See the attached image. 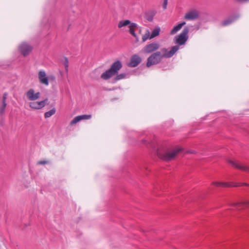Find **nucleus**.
<instances>
[{
    "mask_svg": "<svg viewBox=\"0 0 249 249\" xmlns=\"http://www.w3.org/2000/svg\"><path fill=\"white\" fill-rule=\"evenodd\" d=\"M49 163V161L48 160H40L37 162V164L38 165H42V164H46Z\"/></svg>",
    "mask_w": 249,
    "mask_h": 249,
    "instance_id": "obj_30",
    "label": "nucleus"
},
{
    "mask_svg": "<svg viewBox=\"0 0 249 249\" xmlns=\"http://www.w3.org/2000/svg\"><path fill=\"white\" fill-rule=\"evenodd\" d=\"M129 28H132L133 29H134L135 28H137V29L139 28L140 31H141V27H140L137 24H136V23H134V22H131V23H129Z\"/></svg>",
    "mask_w": 249,
    "mask_h": 249,
    "instance_id": "obj_27",
    "label": "nucleus"
},
{
    "mask_svg": "<svg viewBox=\"0 0 249 249\" xmlns=\"http://www.w3.org/2000/svg\"><path fill=\"white\" fill-rule=\"evenodd\" d=\"M91 118V115L84 114L77 116L74 117L71 122L70 125H72L80 122L82 120L89 119Z\"/></svg>",
    "mask_w": 249,
    "mask_h": 249,
    "instance_id": "obj_11",
    "label": "nucleus"
},
{
    "mask_svg": "<svg viewBox=\"0 0 249 249\" xmlns=\"http://www.w3.org/2000/svg\"><path fill=\"white\" fill-rule=\"evenodd\" d=\"M140 63H127V66L130 68L136 67L138 66Z\"/></svg>",
    "mask_w": 249,
    "mask_h": 249,
    "instance_id": "obj_29",
    "label": "nucleus"
},
{
    "mask_svg": "<svg viewBox=\"0 0 249 249\" xmlns=\"http://www.w3.org/2000/svg\"><path fill=\"white\" fill-rule=\"evenodd\" d=\"M129 23H131V21L128 19L121 20L119 22L118 26L119 28H121L124 26L128 25Z\"/></svg>",
    "mask_w": 249,
    "mask_h": 249,
    "instance_id": "obj_20",
    "label": "nucleus"
},
{
    "mask_svg": "<svg viewBox=\"0 0 249 249\" xmlns=\"http://www.w3.org/2000/svg\"><path fill=\"white\" fill-rule=\"evenodd\" d=\"M157 64L158 63H146V65L145 66L144 63H143L142 65L138 68V73H140L141 71L145 67L149 68L153 65Z\"/></svg>",
    "mask_w": 249,
    "mask_h": 249,
    "instance_id": "obj_24",
    "label": "nucleus"
},
{
    "mask_svg": "<svg viewBox=\"0 0 249 249\" xmlns=\"http://www.w3.org/2000/svg\"><path fill=\"white\" fill-rule=\"evenodd\" d=\"M126 74L125 73H122L120 74H119L118 73V74L115 75V77H114L113 78V82L115 83L118 80H120L121 79H123L126 78Z\"/></svg>",
    "mask_w": 249,
    "mask_h": 249,
    "instance_id": "obj_19",
    "label": "nucleus"
},
{
    "mask_svg": "<svg viewBox=\"0 0 249 249\" xmlns=\"http://www.w3.org/2000/svg\"><path fill=\"white\" fill-rule=\"evenodd\" d=\"M182 151L183 149L182 148H177L171 152H166L163 154L158 152V155L160 159L166 161H169L174 159L179 153Z\"/></svg>",
    "mask_w": 249,
    "mask_h": 249,
    "instance_id": "obj_4",
    "label": "nucleus"
},
{
    "mask_svg": "<svg viewBox=\"0 0 249 249\" xmlns=\"http://www.w3.org/2000/svg\"><path fill=\"white\" fill-rule=\"evenodd\" d=\"M64 67L66 70V71L68 72V67H69V63H64Z\"/></svg>",
    "mask_w": 249,
    "mask_h": 249,
    "instance_id": "obj_32",
    "label": "nucleus"
},
{
    "mask_svg": "<svg viewBox=\"0 0 249 249\" xmlns=\"http://www.w3.org/2000/svg\"><path fill=\"white\" fill-rule=\"evenodd\" d=\"M160 45L157 42H153L148 44L144 47V52L146 53H151L154 51H157L160 48Z\"/></svg>",
    "mask_w": 249,
    "mask_h": 249,
    "instance_id": "obj_8",
    "label": "nucleus"
},
{
    "mask_svg": "<svg viewBox=\"0 0 249 249\" xmlns=\"http://www.w3.org/2000/svg\"><path fill=\"white\" fill-rule=\"evenodd\" d=\"M186 24V22L183 21L181 23H178L177 25L175 26L171 31L170 34L171 35H175L178 31H179L183 26Z\"/></svg>",
    "mask_w": 249,
    "mask_h": 249,
    "instance_id": "obj_16",
    "label": "nucleus"
},
{
    "mask_svg": "<svg viewBox=\"0 0 249 249\" xmlns=\"http://www.w3.org/2000/svg\"><path fill=\"white\" fill-rule=\"evenodd\" d=\"M189 29L188 27H185L182 31L178 35L175 36L174 42L179 47V46L184 45L188 39V33Z\"/></svg>",
    "mask_w": 249,
    "mask_h": 249,
    "instance_id": "obj_3",
    "label": "nucleus"
},
{
    "mask_svg": "<svg viewBox=\"0 0 249 249\" xmlns=\"http://www.w3.org/2000/svg\"><path fill=\"white\" fill-rule=\"evenodd\" d=\"M160 28L159 27H156L152 32L149 39H152L159 35Z\"/></svg>",
    "mask_w": 249,
    "mask_h": 249,
    "instance_id": "obj_18",
    "label": "nucleus"
},
{
    "mask_svg": "<svg viewBox=\"0 0 249 249\" xmlns=\"http://www.w3.org/2000/svg\"><path fill=\"white\" fill-rule=\"evenodd\" d=\"M7 93L6 92H5L3 94V96H2V105L0 107V114L1 115H2L4 112V110H5V108L6 107V100L7 99Z\"/></svg>",
    "mask_w": 249,
    "mask_h": 249,
    "instance_id": "obj_15",
    "label": "nucleus"
},
{
    "mask_svg": "<svg viewBox=\"0 0 249 249\" xmlns=\"http://www.w3.org/2000/svg\"><path fill=\"white\" fill-rule=\"evenodd\" d=\"M49 78L52 80H54L55 79V77L53 76H51L49 77Z\"/></svg>",
    "mask_w": 249,
    "mask_h": 249,
    "instance_id": "obj_35",
    "label": "nucleus"
},
{
    "mask_svg": "<svg viewBox=\"0 0 249 249\" xmlns=\"http://www.w3.org/2000/svg\"><path fill=\"white\" fill-rule=\"evenodd\" d=\"M51 21L47 19L46 18H43L41 21V24L43 25L45 29H49L51 26Z\"/></svg>",
    "mask_w": 249,
    "mask_h": 249,
    "instance_id": "obj_17",
    "label": "nucleus"
},
{
    "mask_svg": "<svg viewBox=\"0 0 249 249\" xmlns=\"http://www.w3.org/2000/svg\"><path fill=\"white\" fill-rule=\"evenodd\" d=\"M190 153H194V151H191V152H190Z\"/></svg>",
    "mask_w": 249,
    "mask_h": 249,
    "instance_id": "obj_37",
    "label": "nucleus"
},
{
    "mask_svg": "<svg viewBox=\"0 0 249 249\" xmlns=\"http://www.w3.org/2000/svg\"><path fill=\"white\" fill-rule=\"evenodd\" d=\"M122 63H112L110 68L102 73L101 78L107 80L118 74L122 68Z\"/></svg>",
    "mask_w": 249,
    "mask_h": 249,
    "instance_id": "obj_2",
    "label": "nucleus"
},
{
    "mask_svg": "<svg viewBox=\"0 0 249 249\" xmlns=\"http://www.w3.org/2000/svg\"><path fill=\"white\" fill-rule=\"evenodd\" d=\"M142 142L143 144L146 145L148 148H149V147H151V148H155V145L153 142H149L145 140H142Z\"/></svg>",
    "mask_w": 249,
    "mask_h": 249,
    "instance_id": "obj_25",
    "label": "nucleus"
},
{
    "mask_svg": "<svg viewBox=\"0 0 249 249\" xmlns=\"http://www.w3.org/2000/svg\"><path fill=\"white\" fill-rule=\"evenodd\" d=\"M239 17L240 15L239 14H236L234 16H231L228 19L224 20L222 23V25L223 26H228L235 21L239 18Z\"/></svg>",
    "mask_w": 249,
    "mask_h": 249,
    "instance_id": "obj_14",
    "label": "nucleus"
},
{
    "mask_svg": "<svg viewBox=\"0 0 249 249\" xmlns=\"http://www.w3.org/2000/svg\"><path fill=\"white\" fill-rule=\"evenodd\" d=\"M48 98H46L44 100L38 102H32L29 104V106L31 108L34 109H39L42 108L46 105Z\"/></svg>",
    "mask_w": 249,
    "mask_h": 249,
    "instance_id": "obj_7",
    "label": "nucleus"
},
{
    "mask_svg": "<svg viewBox=\"0 0 249 249\" xmlns=\"http://www.w3.org/2000/svg\"><path fill=\"white\" fill-rule=\"evenodd\" d=\"M179 50L178 46L172 47L170 51L163 48L160 51L153 53L147 59V62H154L155 60H161L164 58H170Z\"/></svg>",
    "mask_w": 249,
    "mask_h": 249,
    "instance_id": "obj_1",
    "label": "nucleus"
},
{
    "mask_svg": "<svg viewBox=\"0 0 249 249\" xmlns=\"http://www.w3.org/2000/svg\"><path fill=\"white\" fill-rule=\"evenodd\" d=\"M56 112V109L55 107H53L50 111H47L44 114V117L45 118H49L53 114H55Z\"/></svg>",
    "mask_w": 249,
    "mask_h": 249,
    "instance_id": "obj_21",
    "label": "nucleus"
},
{
    "mask_svg": "<svg viewBox=\"0 0 249 249\" xmlns=\"http://www.w3.org/2000/svg\"><path fill=\"white\" fill-rule=\"evenodd\" d=\"M18 50L24 56H26L31 52L33 47L28 43L24 42L19 46Z\"/></svg>",
    "mask_w": 249,
    "mask_h": 249,
    "instance_id": "obj_5",
    "label": "nucleus"
},
{
    "mask_svg": "<svg viewBox=\"0 0 249 249\" xmlns=\"http://www.w3.org/2000/svg\"><path fill=\"white\" fill-rule=\"evenodd\" d=\"M38 79L41 84L45 86L49 85V77L47 76L46 72L43 71H40L38 72Z\"/></svg>",
    "mask_w": 249,
    "mask_h": 249,
    "instance_id": "obj_10",
    "label": "nucleus"
},
{
    "mask_svg": "<svg viewBox=\"0 0 249 249\" xmlns=\"http://www.w3.org/2000/svg\"><path fill=\"white\" fill-rule=\"evenodd\" d=\"M114 62H117V63H119V62H121L120 60H116Z\"/></svg>",
    "mask_w": 249,
    "mask_h": 249,
    "instance_id": "obj_36",
    "label": "nucleus"
},
{
    "mask_svg": "<svg viewBox=\"0 0 249 249\" xmlns=\"http://www.w3.org/2000/svg\"><path fill=\"white\" fill-rule=\"evenodd\" d=\"M234 0L236 1V2H238L239 3H244V2H246L248 1H249V0Z\"/></svg>",
    "mask_w": 249,
    "mask_h": 249,
    "instance_id": "obj_33",
    "label": "nucleus"
},
{
    "mask_svg": "<svg viewBox=\"0 0 249 249\" xmlns=\"http://www.w3.org/2000/svg\"><path fill=\"white\" fill-rule=\"evenodd\" d=\"M69 29H70V27H69L68 28V29H67V30H69Z\"/></svg>",
    "mask_w": 249,
    "mask_h": 249,
    "instance_id": "obj_38",
    "label": "nucleus"
},
{
    "mask_svg": "<svg viewBox=\"0 0 249 249\" xmlns=\"http://www.w3.org/2000/svg\"><path fill=\"white\" fill-rule=\"evenodd\" d=\"M150 36V32L148 30H147L146 33L142 36V41L143 42L145 41L148 38H149Z\"/></svg>",
    "mask_w": 249,
    "mask_h": 249,
    "instance_id": "obj_26",
    "label": "nucleus"
},
{
    "mask_svg": "<svg viewBox=\"0 0 249 249\" xmlns=\"http://www.w3.org/2000/svg\"><path fill=\"white\" fill-rule=\"evenodd\" d=\"M227 162L232 165V166L234 167L240 169L241 170H243L245 171H248L249 172V167L245 166L242 165H241L238 163H237L236 161L232 160L230 159L227 160Z\"/></svg>",
    "mask_w": 249,
    "mask_h": 249,
    "instance_id": "obj_12",
    "label": "nucleus"
},
{
    "mask_svg": "<svg viewBox=\"0 0 249 249\" xmlns=\"http://www.w3.org/2000/svg\"><path fill=\"white\" fill-rule=\"evenodd\" d=\"M141 58L138 54H134L131 57L130 62H141Z\"/></svg>",
    "mask_w": 249,
    "mask_h": 249,
    "instance_id": "obj_22",
    "label": "nucleus"
},
{
    "mask_svg": "<svg viewBox=\"0 0 249 249\" xmlns=\"http://www.w3.org/2000/svg\"><path fill=\"white\" fill-rule=\"evenodd\" d=\"M129 32L134 37H137V36L135 32L134 29H133L132 28H130L129 29Z\"/></svg>",
    "mask_w": 249,
    "mask_h": 249,
    "instance_id": "obj_28",
    "label": "nucleus"
},
{
    "mask_svg": "<svg viewBox=\"0 0 249 249\" xmlns=\"http://www.w3.org/2000/svg\"><path fill=\"white\" fill-rule=\"evenodd\" d=\"M168 3V0H164L163 3V8L165 10L167 8Z\"/></svg>",
    "mask_w": 249,
    "mask_h": 249,
    "instance_id": "obj_31",
    "label": "nucleus"
},
{
    "mask_svg": "<svg viewBox=\"0 0 249 249\" xmlns=\"http://www.w3.org/2000/svg\"><path fill=\"white\" fill-rule=\"evenodd\" d=\"M64 61L63 62H68V59L66 57L63 56Z\"/></svg>",
    "mask_w": 249,
    "mask_h": 249,
    "instance_id": "obj_34",
    "label": "nucleus"
},
{
    "mask_svg": "<svg viewBox=\"0 0 249 249\" xmlns=\"http://www.w3.org/2000/svg\"><path fill=\"white\" fill-rule=\"evenodd\" d=\"M236 206L238 209H244L247 207L249 206V202H243L241 203H238L236 204Z\"/></svg>",
    "mask_w": 249,
    "mask_h": 249,
    "instance_id": "obj_23",
    "label": "nucleus"
},
{
    "mask_svg": "<svg viewBox=\"0 0 249 249\" xmlns=\"http://www.w3.org/2000/svg\"><path fill=\"white\" fill-rule=\"evenodd\" d=\"M26 95L29 100L35 101L39 98L40 93L39 92L35 93L34 89H30L26 93Z\"/></svg>",
    "mask_w": 249,
    "mask_h": 249,
    "instance_id": "obj_9",
    "label": "nucleus"
},
{
    "mask_svg": "<svg viewBox=\"0 0 249 249\" xmlns=\"http://www.w3.org/2000/svg\"><path fill=\"white\" fill-rule=\"evenodd\" d=\"M215 186L217 187H239L242 186H249V184L246 183H228V182H217L215 183Z\"/></svg>",
    "mask_w": 249,
    "mask_h": 249,
    "instance_id": "obj_6",
    "label": "nucleus"
},
{
    "mask_svg": "<svg viewBox=\"0 0 249 249\" xmlns=\"http://www.w3.org/2000/svg\"><path fill=\"white\" fill-rule=\"evenodd\" d=\"M198 16V12L196 10H193L186 13L184 16V18L188 20H195L197 19Z\"/></svg>",
    "mask_w": 249,
    "mask_h": 249,
    "instance_id": "obj_13",
    "label": "nucleus"
}]
</instances>
